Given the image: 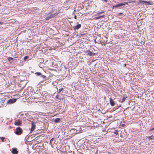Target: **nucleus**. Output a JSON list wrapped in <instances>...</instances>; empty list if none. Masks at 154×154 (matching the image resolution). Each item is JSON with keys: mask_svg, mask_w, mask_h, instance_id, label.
Instances as JSON below:
<instances>
[{"mask_svg": "<svg viewBox=\"0 0 154 154\" xmlns=\"http://www.w3.org/2000/svg\"><path fill=\"white\" fill-rule=\"evenodd\" d=\"M57 13H53V10L52 11L48 12V13H45L44 16L45 17V19L46 20H48L56 16Z\"/></svg>", "mask_w": 154, "mask_h": 154, "instance_id": "f257e3e1", "label": "nucleus"}, {"mask_svg": "<svg viewBox=\"0 0 154 154\" xmlns=\"http://www.w3.org/2000/svg\"><path fill=\"white\" fill-rule=\"evenodd\" d=\"M144 3L146 5H152L153 3L152 2L150 1H145L140 0L139 2V3Z\"/></svg>", "mask_w": 154, "mask_h": 154, "instance_id": "f03ea898", "label": "nucleus"}, {"mask_svg": "<svg viewBox=\"0 0 154 154\" xmlns=\"http://www.w3.org/2000/svg\"><path fill=\"white\" fill-rule=\"evenodd\" d=\"M22 130L20 127L17 128L16 129L15 133L17 135H20L22 133Z\"/></svg>", "mask_w": 154, "mask_h": 154, "instance_id": "7ed1b4c3", "label": "nucleus"}, {"mask_svg": "<svg viewBox=\"0 0 154 154\" xmlns=\"http://www.w3.org/2000/svg\"><path fill=\"white\" fill-rule=\"evenodd\" d=\"M17 100V99L12 98L9 99L7 102V104H11L14 103Z\"/></svg>", "mask_w": 154, "mask_h": 154, "instance_id": "20e7f679", "label": "nucleus"}, {"mask_svg": "<svg viewBox=\"0 0 154 154\" xmlns=\"http://www.w3.org/2000/svg\"><path fill=\"white\" fill-rule=\"evenodd\" d=\"M56 142V141L55 140H54V138H52L50 140L49 144H51V146L52 147H53V146H54V144H55V142Z\"/></svg>", "mask_w": 154, "mask_h": 154, "instance_id": "39448f33", "label": "nucleus"}, {"mask_svg": "<svg viewBox=\"0 0 154 154\" xmlns=\"http://www.w3.org/2000/svg\"><path fill=\"white\" fill-rule=\"evenodd\" d=\"M32 127L31 130V131H33L35 128V123L33 122H32Z\"/></svg>", "mask_w": 154, "mask_h": 154, "instance_id": "423d86ee", "label": "nucleus"}, {"mask_svg": "<svg viewBox=\"0 0 154 154\" xmlns=\"http://www.w3.org/2000/svg\"><path fill=\"white\" fill-rule=\"evenodd\" d=\"M87 55L89 56H94L95 55V53L89 51L87 52Z\"/></svg>", "mask_w": 154, "mask_h": 154, "instance_id": "0eeeda50", "label": "nucleus"}, {"mask_svg": "<svg viewBox=\"0 0 154 154\" xmlns=\"http://www.w3.org/2000/svg\"><path fill=\"white\" fill-rule=\"evenodd\" d=\"M125 5V4L124 3H119V4H117L115 5L114 6V7H115V8H117V7L122 6L123 5Z\"/></svg>", "mask_w": 154, "mask_h": 154, "instance_id": "6e6552de", "label": "nucleus"}, {"mask_svg": "<svg viewBox=\"0 0 154 154\" xmlns=\"http://www.w3.org/2000/svg\"><path fill=\"white\" fill-rule=\"evenodd\" d=\"M109 101L111 105L112 106H114L115 105L114 101L112 100V99L111 98H110V99Z\"/></svg>", "mask_w": 154, "mask_h": 154, "instance_id": "1a4fd4ad", "label": "nucleus"}, {"mask_svg": "<svg viewBox=\"0 0 154 154\" xmlns=\"http://www.w3.org/2000/svg\"><path fill=\"white\" fill-rule=\"evenodd\" d=\"M11 152L13 154H17L18 153V151H17L16 149L13 148L12 149V150Z\"/></svg>", "mask_w": 154, "mask_h": 154, "instance_id": "9d476101", "label": "nucleus"}, {"mask_svg": "<svg viewBox=\"0 0 154 154\" xmlns=\"http://www.w3.org/2000/svg\"><path fill=\"white\" fill-rule=\"evenodd\" d=\"M21 123L20 121H19L16 120L14 122V124L15 125L19 126L20 125Z\"/></svg>", "mask_w": 154, "mask_h": 154, "instance_id": "9b49d317", "label": "nucleus"}, {"mask_svg": "<svg viewBox=\"0 0 154 154\" xmlns=\"http://www.w3.org/2000/svg\"><path fill=\"white\" fill-rule=\"evenodd\" d=\"M149 140L154 139V136L152 135L147 137Z\"/></svg>", "mask_w": 154, "mask_h": 154, "instance_id": "f8f14e48", "label": "nucleus"}, {"mask_svg": "<svg viewBox=\"0 0 154 154\" xmlns=\"http://www.w3.org/2000/svg\"><path fill=\"white\" fill-rule=\"evenodd\" d=\"M81 26V25L80 24H78L74 26V28L75 29H79Z\"/></svg>", "mask_w": 154, "mask_h": 154, "instance_id": "ddd939ff", "label": "nucleus"}, {"mask_svg": "<svg viewBox=\"0 0 154 154\" xmlns=\"http://www.w3.org/2000/svg\"><path fill=\"white\" fill-rule=\"evenodd\" d=\"M60 121V118H59L55 119L54 121V122L56 123L59 122Z\"/></svg>", "mask_w": 154, "mask_h": 154, "instance_id": "4468645a", "label": "nucleus"}, {"mask_svg": "<svg viewBox=\"0 0 154 154\" xmlns=\"http://www.w3.org/2000/svg\"><path fill=\"white\" fill-rule=\"evenodd\" d=\"M104 11H100L97 13V14H95V16H99L102 13H104Z\"/></svg>", "mask_w": 154, "mask_h": 154, "instance_id": "2eb2a0df", "label": "nucleus"}, {"mask_svg": "<svg viewBox=\"0 0 154 154\" xmlns=\"http://www.w3.org/2000/svg\"><path fill=\"white\" fill-rule=\"evenodd\" d=\"M7 59H8V60L9 62H10V63H11V60H13V58H12L11 57H8Z\"/></svg>", "mask_w": 154, "mask_h": 154, "instance_id": "dca6fc26", "label": "nucleus"}, {"mask_svg": "<svg viewBox=\"0 0 154 154\" xmlns=\"http://www.w3.org/2000/svg\"><path fill=\"white\" fill-rule=\"evenodd\" d=\"M127 97H123L122 99V100L121 102L123 103V102H124L125 101V99Z\"/></svg>", "mask_w": 154, "mask_h": 154, "instance_id": "f3484780", "label": "nucleus"}, {"mask_svg": "<svg viewBox=\"0 0 154 154\" xmlns=\"http://www.w3.org/2000/svg\"><path fill=\"white\" fill-rule=\"evenodd\" d=\"M35 74L37 76L41 75L42 74L40 72H36Z\"/></svg>", "mask_w": 154, "mask_h": 154, "instance_id": "a211bd4d", "label": "nucleus"}, {"mask_svg": "<svg viewBox=\"0 0 154 154\" xmlns=\"http://www.w3.org/2000/svg\"><path fill=\"white\" fill-rule=\"evenodd\" d=\"M0 139L3 142H4L5 137H0Z\"/></svg>", "mask_w": 154, "mask_h": 154, "instance_id": "6ab92c4d", "label": "nucleus"}, {"mask_svg": "<svg viewBox=\"0 0 154 154\" xmlns=\"http://www.w3.org/2000/svg\"><path fill=\"white\" fill-rule=\"evenodd\" d=\"M114 133L116 134L117 135L118 134V132L117 130H115L114 131Z\"/></svg>", "mask_w": 154, "mask_h": 154, "instance_id": "aec40b11", "label": "nucleus"}, {"mask_svg": "<svg viewBox=\"0 0 154 154\" xmlns=\"http://www.w3.org/2000/svg\"><path fill=\"white\" fill-rule=\"evenodd\" d=\"M63 90V88H61L59 89L58 93H60L61 91Z\"/></svg>", "mask_w": 154, "mask_h": 154, "instance_id": "412c9836", "label": "nucleus"}, {"mask_svg": "<svg viewBox=\"0 0 154 154\" xmlns=\"http://www.w3.org/2000/svg\"><path fill=\"white\" fill-rule=\"evenodd\" d=\"M95 18L96 20H98V19H99L100 18V16H98V17H95Z\"/></svg>", "mask_w": 154, "mask_h": 154, "instance_id": "4be33fe9", "label": "nucleus"}, {"mask_svg": "<svg viewBox=\"0 0 154 154\" xmlns=\"http://www.w3.org/2000/svg\"><path fill=\"white\" fill-rule=\"evenodd\" d=\"M41 77L43 78V79L45 78H46V76H45V75H42V74H41Z\"/></svg>", "mask_w": 154, "mask_h": 154, "instance_id": "5701e85b", "label": "nucleus"}, {"mask_svg": "<svg viewBox=\"0 0 154 154\" xmlns=\"http://www.w3.org/2000/svg\"><path fill=\"white\" fill-rule=\"evenodd\" d=\"M28 57H29L28 56H25L24 57V60H26V59H27L28 58Z\"/></svg>", "mask_w": 154, "mask_h": 154, "instance_id": "b1692460", "label": "nucleus"}, {"mask_svg": "<svg viewBox=\"0 0 154 154\" xmlns=\"http://www.w3.org/2000/svg\"><path fill=\"white\" fill-rule=\"evenodd\" d=\"M105 15L103 14V15L100 16V18H101V17H105Z\"/></svg>", "mask_w": 154, "mask_h": 154, "instance_id": "393cba45", "label": "nucleus"}, {"mask_svg": "<svg viewBox=\"0 0 154 154\" xmlns=\"http://www.w3.org/2000/svg\"><path fill=\"white\" fill-rule=\"evenodd\" d=\"M59 95H57L56 96V97H55V98L56 99H58L59 98Z\"/></svg>", "mask_w": 154, "mask_h": 154, "instance_id": "a878e982", "label": "nucleus"}, {"mask_svg": "<svg viewBox=\"0 0 154 154\" xmlns=\"http://www.w3.org/2000/svg\"><path fill=\"white\" fill-rule=\"evenodd\" d=\"M153 130H154V127L152 128H151V129L150 130H149V131H151Z\"/></svg>", "mask_w": 154, "mask_h": 154, "instance_id": "bb28decb", "label": "nucleus"}, {"mask_svg": "<svg viewBox=\"0 0 154 154\" xmlns=\"http://www.w3.org/2000/svg\"><path fill=\"white\" fill-rule=\"evenodd\" d=\"M4 24V22H0V25H2Z\"/></svg>", "mask_w": 154, "mask_h": 154, "instance_id": "cd10ccee", "label": "nucleus"}, {"mask_svg": "<svg viewBox=\"0 0 154 154\" xmlns=\"http://www.w3.org/2000/svg\"><path fill=\"white\" fill-rule=\"evenodd\" d=\"M124 125H125V124H122V127L124 126Z\"/></svg>", "mask_w": 154, "mask_h": 154, "instance_id": "c85d7f7f", "label": "nucleus"}, {"mask_svg": "<svg viewBox=\"0 0 154 154\" xmlns=\"http://www.w3.org/2000/svg\"><path fill=\"white\" fill-rule=\"evenodd\" d=\"M76 17H77L76 16H75L74 17V18L75 19H76Z\"/></svg>", "mask_w": 154, "mask_h": 154, "instance_id": "c756f323", "label": "nucleus"}, {"mask_svg": "<svg viewBox=\"0 0 154 154\" xmlns=\"http://www.w3.org/2000/svg\"><path fill=\"white\" fill-rule=\"evenodd\" d=\"M104 1H105V2H107V0H104Z\"/></svg>", "mask_w": 154, "mask_h": 154, "instance_id": "7c9ffc66", "label": "nucleus"}, {"mask_svg": "<svg viewBox=\"0 0 154 154\" xmlns=\"http://www.w3.org/2000/svg\"><path fill=\"white\" fill-rule=\"evenodd\" d=\"M122 14V13H119V15H121V14Z\"/></svg>", "mask_w": 154, "mask_h": 154, "instance_id": "2f4dec72", "label": "nucleus"}]
</instances>
